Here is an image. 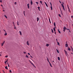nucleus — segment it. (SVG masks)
Masks as SVG:
<instances>
[{
    "label": "nucleus",
    "instance_id": "obj_52",
    "mask_svg": "<svg viewBox=\"0 0 73 73\" xmlns=\"http://www.w3.org/2000/svg\"><path fill=\"white\" fill-rule=\"evenodd\" d=\"M3 31H5V32H6V31H5V29H3Z\"/></svg>",
    "mask_w": 73,
    "mask_h": 73
},
{
    "label": "nucleus",
    "instance_id": "obj_12",
    "mask_svg": "<svg viewBox=\"0 0 73 73\" xmlns=\"http://www.w3.org/2000/svg\"><path fill=\"white\" fill-rule=\"evenodd\" d=\"M49 64H50V66L51 67H52V64H51L50 63V62H49Z\"/></svg>",
    "mask_w": 73,
    "mask_h": 73
},
{
    "label": "nucleus",
    "instance_id": "obj_26",
    "mask_svg": "<svg viewBox=\"0 0 73 73\" xmlns=\"http://www.w3.org/2000/svg\"><path fill=\"white\" fill-rule=\"evenodd\" d=\"M60 11L61 12H62V10H61V7H60Z\"/></svg>",
    "mask_w": 73,
    "mask_h": 73
},
{
    "label": "nucleus",
    "instance_id": "obj_44",
    "mask_svg": "<svg viewBox=\"0 0 73 73\" xmlns=\"http://www.w3.org/2000/svg\"><path fill=\"white\" fill-rule=\"evenodd\" d=\"M71 18H73V16H71Z\"/></svg>",
    "mask_w": 73,
    "mask_h": 73
},
{
    "label": "nucleus",
    "instance_id": "obj_43",
    "mask_svg": "<svg viewBox=\"0 0 73 73\" xmlns=\"http://www.w3.org/2000/svg\"><path fill=\"white\" fill-rule=\"evenodd\" d=\"M57 42V43H58V45H59L60 43H59V42Z\"/></svg>",
    "mask_w": 73,
    "mask_h": 73
},
{
    "label": "nucleus",
    "instance_id": "obj_35",
    "mask_svg": "<svg viewBox=\"0 0 73 73\" xmlns=\"http://www.w3.org/2000/svg\"><path fill=\"white\" fill-rule=\"evenodd\" d=\"M66 30H68V31H69V30H70V29H67V28H66Z\"/></svg>",
    "mask_w": 73,
    "mask_h": 73
},
{
    "label": "nucleus",
    "instance_id": "obj_63",
    "mask_svg": "<svg viewBox=\"0 0 73 73\" xmlns=\"http://www.w3.org/2000/svg\"><path fill=\"white\" fill-rule=\"evenodd\" d=\"M61 14L62 15V12H61Z\"/></svg>",
    "mask_w": 73,
    "mask_h": 73
},
{
    "label": "nucleus",
    "instance_id": "obj_1",
    "mask_svg": "<svg viewBox=\"0 0 73 73\" xmlns=\"http://www.w3.org/2000/svg\"><path fill=\"white\" fill-rule=\"evenodd\" d=\"M29 61L30 62V63H31V64H32V65H33V66H34V67H35V68H36V67L35 66V65H34V64L32 63L31 61L30 60H29Z\"/></svg>",
    "mask_w": 73,
    "mask_h": 73
},
{
    "label": "nucleus",
    "instance_id": "obj_6",
    "mask_svg": "<svg viewBox=\"0 0 73 73\" xmlns=\"http://www.w3.org/2000/svg\"><path fill=\"white\" fill-rule=\"evenodd\" d=\"M49 46V44H48V43H47L46 44V46H47V47Z\"/></svg>",
    "mask_w": 73,
    "mask_h": 73
},
{
    "label": "nucleus",
    "instance_id": "obj_60",
    "mask_svg": "<svg viewBox=\"0 0 73 73\" xmlns=\"http://www.w3.org/2000/svg\"><path fill=\"white\" fill-rule=\"evenodd\" d=\"M13 24H14V22H13Z\"/></svg>",
    "mask_w": 73,
    "mask_h": 73
},
{
    "label": "nucleus",
    "instance_id": "obj_20",
    "mask_svg": "<svg viewBox=\"0 0 73 73\" xmlns=\"http://www.w3.org/2000/svg\"><path fill=\"white\" fill-rule=\"evenodd\" d=\"M68 50L70 51V48H68Z\"/></svg>",
    "mask_w": 73,
    "mask_h": 73
},
{
    "label": "nucleus",
    "instance_id": "obj_19",
    "mask_svg": "<svg viewBox=\"0 0 73 73\" xmlns=\"http://www.w3.org/2000/svg\"><path fill=\"white\" fill-rule=\"evenodd\" d=\"M49 20L50 23V24H51V22L50 21V18H49Z\"/></svg>",
    "mask_w": 73,
    "mask_h": 73
},
{
    "label": "nucleus",
    "instance_id": "obj_38",
    "mask_svg": "<svg viewBox=\"0 0 73 73\" xmlns=\"http://www.w3.org/2000/svg\"><path fill=\"white\" fill-rule=\"evenodd\" d=\"M36 4H38V3L37 2H36Z\"/></svg>",
    "mask_w": 73,
    "mask_h": 73
},
{
    "label": "nucleus",
    "instance_id": "obj_49",
    "mask_svg": "<svg viewBox=\"0 0 73 73\" xmlns=\"http://www.w3.org/2000/svg\"><path fill=\"white\" fill-rule=\"evenodd\" d=\"M63 31H64V32L65 31V30H63Z\"/></svg>",
    "mask_w": 73,
    "mask_h": 73
},
{
    "label": "nucleus",
    "instance_id": "obj_37",
    "mask_svg": "<svg viewBox=\"0 0 73 73\" xmlns=\"http://www.w3.org/2000/svg\"><path fill=\"white\" fill-rule=\"evenodd\" d=\"M54 31H56V30H55V28H54Z\"/></svg>",
    "mask_w": 73,
    "mask_h": 73
},
{
    "label": "nucleus",
    "instance_id": "obj_2",
    "mask_svg": "<svg viewBox=\"0 0 73 73\" xmlns=\"http://www.w3.org/2000/svg\"><path fill=\"white\" fill-rule=\"evenodd\" d=\"M61 5H62V7H63V8L64 11H65V8H64V6L62 4H61Z\"/></svg>",
    "mask_w": 73,
    "mask_h": 73
},
{
    "label": "nucleus",
    "instance_id": "obj_36",
    "mask_svg": "<svg viewBox=\"0 0 73 73\" xmlns=\"http://www.w3.org/2000/svg\"><path fill=\"white\" fill-rule=\"evenodd\" d=\"M40 3L41 4H42V1H40Z\"/></svg>",
    "mask_w": 73,
    "mask_h": 73
},
{
    "label": "nucleus",
    "instance_id": "obj_8",
    "mask_svg": "<svg viewBox=\"0 0 73 73\" xmlns=\"http://www.w3.org/2000/svg\"><path fill=\"white\" fill-rule=\"evenodd\" d=\"M29 4H27V7H28V9H29Z\"/></svg>",
    "mask_w": 73,
    "mask_h": 73
},
{
    "label": "nucleus",
    "instance_id": "obj_25",
    "mask_svg": "<svg viewBox=\"0 0 73 73\" xmlns=\"http://www.w3.org/2000/svg\"><path fill=\"white\" fill-rule=\"evenodd\" d=\"M23 13L24 14V15L25 17V11H23Z\"/></svg>",
    "mask_w": 73,
    "mask_h": 73
},
{
    "label": "nucleus",
    "instance_id": "obj_54",
    "mask_svg": "<svg viewBox=\"0 0 73 73\" xmlns=\"http://www.w3.org/2000/svg\"><path fill=\"white\" fill-rule=\"evenodd\" d=\"M54 32H55V34H56V31H54Z\"/></svg>",
    "mask_w": 73,
    "mask_h": 73
},
{
    "label": "nucleus",
    "instance_id": "obj_58",
    "mask_svg": "<svg viewBox=\"0 0 73 73\" xmlns=\"http://www.w3.org/2000/svg\"><path fill=\"white\" fill-rule=\"evenodd\" d=\"M3 12H5V10H3Z\"/></svg>",
    "mask_w": 73,
    "mask_h": 73
},
{
    "label": "nucleus",
    "instance_id": "obj_29",
    "mask_svg": "<svg viewBox=\"0 0 73 73\" xmlns=\"http://www.w3.org/2000/svg\"><path fill=\"white\" fill-rule=\"evenodd\" d=\"M26 57H27L28 58H29V57H28V56L27 55H26Z\"/></svg>",
    "mask_w": 73,
    "mask_h": 73
},
{
    "label": "nucleus",
    "instance_id": "obj_14",
    "mask_svg": "<svg viewBox=\"0 0 73 73\" xmlns=\"http://www.w3.org/2000/svg\"><path fill=\"white\" fill-rule=\"evenodd\" d=\"M31 5H32L33 4V2H32V0H31Z\"/></svg>",
    "mask_w": 73,
    "mask_h": 73
},
{
    "label": "nucleus",
    "instance_id": "obj_55",
    "mask_svg": "<svg viewBox=\"0 0 73 73\" xmlns=\"http://www.w3.org/2000/svg\"><path fill=\"white\" fill-rule=\"evenodd\" d=\"M8 67H9V64H8Z\"/></svg>",
    "mask_w": 73,
    "mask_h": 73
},
{
    "label": "nucleus",
    "instance_id": "obj_47",
    "mask_svg": "<svg viewBox=\"0 0 73 73\" xmlns=\"http://www.w3.org/2000/svg\"><path fill=\"white\" fill-rule=\"evenodd\" d=\"M30 57H31V58H33V57H32V56H31V55L30 56Z\"/></svg>",
    "mask_w": 73,
    "mask_h": 73
},
{
    "label": "nucleus",
    "instance_id": "obj_57",
    "mask_svg": "<svg viewBox=\"0 0 73 73\" xmlns=\"http://www.w3.org/2000/svg\"><path fill=\"white\" fill-rule=\"evenodd\" d=\"M0 54H1L2 53V52H1L0 53Z\"/></svg>",
    "mask_w": 73,
    "mask_h": 73
},
{
    "label": "nucleus",
    "instance_id": "obj_18",
    "mask_svg": "<svg viewBox=\"0 0 73 73\" xmlns=\"http://www.w3.org/2000/svg\"><path fill=\"white\" fill-rule=\"evenodd\" d=\"M63 29H64V30H66V27H64V28H63Z\"/></svg>",
    "mask_w": 73,
    "mask_h": 73
},
{
    "label": "nucleus",
    "instance_id": "obj_33",
    "mask_svg": "<svg viewBox=\"0 0 73 73\" xmlns=\"http://www.w3.org/2000/svg\"><path fill=\"white\" fill-rule=\"evenodd\" d=\"M5 17H6V19H7V16H6V15H5Z\"/></svg>",
    "mask_w": 73,
    "mask_h": 73
},
{
    "label": "nucleus",
    "instance_id": "obj_53",
    "mask_svg": "<svg viewBox=\"0 0 73 73\" xmlns=\"http://www.w3.org/2000/svg\"><path fill=\"white\" fill-rule=\"evenodd\" d=\"M1 54L0 53V56H1Z\"/></svg>",
    "mask_w": 73,
    "mask_h": 73
},
{
    "label": "nucleus",
    "instance_id": "obj_41",
    "mask_svg": "<svg viewBox=\"0 0 73 73\" xmlns=\"http://www.w3.org/2000/svg\"><path fill=\"white\" fill-rule=\"evenodd\" d=\"M38 9H40V7H38Z\"/></svg>",
    "mask_w": 73,
    "mask_h": 73
},
{
    "label": "nucleus",
    "instance_id": "obj_45",
    "mask_svg": "<svg viewBox=\"0 0 73 73\" xmlns=\"http://www.w3.org/2000/svg\"><path fill=\"white\" fill-rule=\"evenodd\" d=\"M16 3H17L16 2H15V5H16Z\"/></svg>",
    "mask_w": 73,
    "mask_h": 73
},
{
    "label": "nucleus",
    "instance_id": "obj_22",
    "mask_svg": "<svg viewBox=\"0 0 73 73\" xmlns=\"http://www.w3.org/2000/svg\"><path fill=\"white\" fill-rule=\"evenodd\" d=\"M58 30L59 33H61V32H60V30H59V29H58Z\"/></svg>",
    "mask_w": 73,
    "mask_h": 73
},
{
    "label": "nucleus",
    "instance_id": "obj_9",
    "mask_svg": "<svg viewBox=\"0 0 73 73\" xmlns=\"http://www.w3.org/2000/svg\"><path fill=\"white\" fill-rule=\"evenodd\" d=\"M65 46L66 47H67L68 46V44H66Z\"/></svg>",
    "mask_w": 73,
    "mask_h": 73
},
{
    "label": "nucleus",
    "instance_id": "obj_24",
    "mask_svg": "<svg viewBox=\"0 0 73 73\" xmlns=\"http://www.w3.org/2000/svg\"><path fill=\"white\" fill-rule=\"evenodd\" d=\"M54 26H56V23H54Z\"/></svg>",
    "mask_w": 73,
    "mask_h": 73
},
{
    "label": "nucleus",
    "instance_id": "obj_61",
    "mask_svg": "<svg viewBox=\"0 0 73 73\" xmlns=\"http://www.w3.org/2000/svg\"><path fill=\"white\" fill-rule=\"evenodd\" d=\"M1 7H3V5H1Z\"/></svg>",
    "mask_w": 73,
    "mask_h": 73
},
{
    "label": "nucleus",
    "instance_id": "obj_13",
    "mask_svg": "<svg viewBox=\"0 0 73 73\" xmlns=\"http://www.w3.org/2000/svg\"><path fill=\"white\" fill-rule=\"evenodd\" d=\"M19 33L20 35H22V34L21 33V32L19 31Z\"/></svg>",
    "mask_w": 73,
    "mask_h": 73
},
{
    "label": "nucleus",
    "instance_id": "obj_21",
    "mask_svg": "<svg viewBox=\"0 0 73 73\" xmlns=\"http://www.w3.org/2000/svg\"><path fill=\"white\" fill-rule=\"evenodd\" d=\"M5 69H8V68L7 67V66H6L5 67Z\"/></svg>",
    "mask_w": 73,
    "mask_h": 73
},
{
    "label": "nucleus",
    "instance_id": "obj_17",
    "mask_svg": "<svg viewBox=\"0 0 73 73\" xmlns=\"http://www.w3.org/2000/svg\"><path fill=\"white\" fill-rule=\"evenodd\" d=\"M68 12H70V9L69 8L68 9Z\"/></svg>",
    "mask_w": 73,
    "mask_h": 73
},
{
    "label": "nucleus",
    "instance_id": "obj_32",
    "mask_svg": "<svg viewBox=\"0 0 73 73\" xmlns=\"http://www.w3.org/2000/svg\"><path fill=\"white\" fill-rule=\"evenodd\" d=\"M58 15H59V17H61V15H60V14H58Z\"/></svg>",
    "mask_w": 73,
    "mask_h": 73
},
{
    "label": "nucleus",
    "instance_id": "obj_27",
    "mask_svg": "<svg viewBox=\"0 0 73 73\" xmlns=\"http://www.w3.org/2000/svg\"><path fill=\"white\" fill-rule=\"evenodd\" d=\"M17 24L18 25H19V21H17Z\"/></svg>",
    "mask_w": 73,
    "mask_h": 73
},
{
    "label": "nucleus",
    "instance_id": "obj_34",
    "mask_svg": "<svg viewBox=\"0 0 73 73\" xmlns=\"http://www.w3.org/2000/svg\"><path fill=\"white\" fill-rule=\"evenodd\" d=\"M51 31L52 33H53V29H52Z\"/></svg>",
    "mask_w": 73,
    "mask_h": 73
},
{
    "label": "nucleus",
    "instance_id": "obj_48",
    "mask_svg": "<svg viewBox=\"0 0 73 73\" xmlns=\"http://www.w3.org/2000/svg\"><path fill=\"white\" fill-rule=\"evenodd\" d=\"M5 57H8V56L7 55L5 56Z\"/></svg>",
    "mask_w": 73,
    "mask_h": 73
},
{
    "label": "nucleus",
    "instance_id": "obj_10",
    "mask_svg": "<svg viewBox=\"0 0 73 73\" xmlns=\"http://www.w3.org/2000/svg\"><path fill=\"white\" fill-rule=\"evenodd\" d=\"M47 61H48V62H49V59H48V58L47 57Z\"/></svg>",
    "mask_w": 73,
    "mask_h": 73
},
{
    "label": "nucleus",
    "instance_id": "obj_11",
    "mask_svg": "<svg viewBox=\"0 0 73 73\" xmlns=\"http://www.w3.org/2000/svg\"><path fill=\"white\" fill-rule=\"evenodd\" d=\"M37 21H38V20H39V18L38 17H37Z\"/></svg>",
    "mask_w": 73,
    "mask_h": 73
},
{
    "label": "nucleus",
    "instance_id": "obj_39",
    "mask_svg": "<svg viewBox=\"0 0 73 73\" xmlns=\"http://www.w3.org/2000/svg\"><path fill=\"white\" fill-rule=\"evenodd\" d=\"M14 29H16V27H14Z\"/></svg>",
    "mask_w": 73,
    "mask_h": 73
},
{
    "label": "nucleus",
    "instance_id": "obj_56",
    "mask_svg": "<svg viewBox=\"0 0 73 73\" xmlns=\"http://www.w3.org/2000/svg\"><path fill=\"white\" fill-rule=\"evenodd\" d=\"M0 2H2V1H1H1H0Z\"/></svg>",
    "mask_w": 73,
    "mask_h": 73
},
{
    "label": "nucleus",
    "instance_id": "obj_5",
    "mask_svg": "<svg viewBox=\"0 0 73 73\" xmlns=\"http://www.w3.org/2000/svg\"><path fill=\"white\" fill-rule=\"evenodd\" d=\"M27 45H29V41H27Z\"/></svg>",
    "mask_w": 73,
    "mask_h": 73
},
{
    "label": "nucleus",
    "instance_id": "obj_3",
    "mask_svg": "<svg viewBox=\"0 0 73 73\" xmlns=\"http://www.w3.org/2000/svg\"><path fill=\"white\" fill-rule=\"evenodd\" d=\"M64 50L66 56H68V52H67V51H66L65 50Z\"/></svg>",
    "mask_w": 73,
    "mask_h": 73
},
{
    "label": "nucleus",
    "instance_id": "obj_46",
    "mask_svg": "<svg viewBox=\"0 0 73 73\" xmlns=\"http://www.w3.org/2000/svg\"><path fill=\"white\" fill-rule=\"evenodd\" d=\"M56 40L57 42L58 41V40H57V39H56Z\"/></svg>",
    "mask_w": 73,
    "mask_h": 73
},
{
    "label": "nucleus",
    "instance_id": "obj_42",
    "mask_svg": "<svg viewBox=\"0 0 73 73\" xmlns=\"http://www.w3.org/2000/svg\"><path fill=\"white\" fill-rule=\"evenodd\" d=\"M50 4L51 6H52V3H51V2H50Z\"/></svg>",
    "mask_w": 73,
    "mask_h": 73
},
{
    "label": "nucleus",
    "instance_id": "obj_30",
    "mask_svg": "<svg viewBox=\"0 0 73 73\" xmlns=\"http://www.w3.org/2000/svg\"><path fill=\"white\" fill-rule=\"evenodd\" d=\"M7 61H8V60H7L5 62V64H6V63H7Z\"/></svg>",
    "mask_w": 73,
    "mask_h": 73
},
{
    "label": "nucleus",
    "instance_id": "obj_51",
    "mask_svg": "<svg viewBox=\"0 0 73 73\" xmlns=\"http://www.w3.org/2000/svg\"><path fill=\"white\" fill-rule=\"evenodd\" d=\"M28 54H29V55H30V53H28Z\"/></svg>",
    "mask_w": 73,
    "mask_h": 73
},
{
    "label": "nucleus",
    "instance_id": "obj_15",
    "mask_svg": "<svg viewBox=\"0 0 73 73\" xmlns=\"http://www.w3.org/2000/svg\"><path fill=\"white\" fill-rule=\"evenodd\" d=\"M58 60H59V61H60V58L59 57H58Z\"/></svg>",
    "mask_w": 73,
    "mask_h": 73
},
{
    "label": "nucleus",
    "instance_id": "obj_7",
    "mask_svg": "<svg viewBox=\"0 0 73 73\" xmlns=\"http://www.w3.org/2000/svg\"><path fill=\"white\" fill-rule=\"evenodd\" d=\"M44 3L46 5V6H47V7H48V5L46 4V3L45 2H44Z\"/></svg>",
    "mask_w": 73,
    "mask_h": 73
},
{
    "label": "nucleus",
    "instance_id": "obj_28",
    "mask_svg": "<svg viewBox=\"0 0 73 73\" xmlns=\"http://www.w3.org/2000/svg\"><path fill=\"white\" fill-rule=\"evenodd\" d=\"M56 50H57V52L58 53H59V51H58V50H57V49H56Z\"/></svg>",
    "mask_w": 73,
    "mask_h": 73
},
{
    "label": "nucleus",
    "instance_id": "obj_59",
    "mask_svg": "<svg viewBox=\"0 0 73 73\" xmlns=\"http://www.w3.org/2000/svg\"><path fill=\"white\" fill-rule=\"evenodd\" d=\"M59 2L60 3H61V1H59Z\"/></svg>",
    "mask_w": 73,
    "mask_h": 73
},
{
    "label": "nucleus",
    "instance_id": "obj_40",
    "mask_svg": "<svg viewBox=\"0 0 73 73\" xmlns=\"http://www.w3.org/2000/svg\"><path fill=\"white\" fill-rule=\"evenodd\" d=\"M10 73H11L12 72V71L11 70H9Z\"/></svg>",
    "mask_w": 73,
    "mask_h": 73
},
{
    "label": "nucleus",
    "instance_id": "obj_50",
    "mask_svg": "<svg viewBox=\"0 0 73 73\" xmlns=\"http://www.w3.org/2000/svg\"><path fill=\"white\" fill-rule=\"evenodd\" d=\"M24 54H25V53H26V52H24Z\"/></svg>",
    "mask_w": 73,
    "mask_h": 73
},
{
    "label": "nucleus",
    "instance_id": "obj_16",
    "mask_svg": "<svg viewBox=\"0 0 73 73\" xmlns=\"http://www.w3.org/2000/svg\"><path fill=\"white\" fill-rule=\"evenodd\" d=\"M50 8H51V10H53V8L52 7V6H50Z\"/></svg>",
    "mask_w": 73,
    "mask_h": 73
},
{
    "label": "nucleus",
    "instance_id": "obj_64",
    "mask_svg": "<svg viewBox=\"0 0 73 73\" xmlns=\"http://www.w3.org/2000/svg\"><path fill=\"white\" fill-rule=\"evenodd\" d=\"M63 5H64V2H63V4H62Z\"/></svg>",
    "mask_w": 73,
    "mask_h": 73
},
{
    "label": "nucleus",
    "instance_id": "obj_4",
    "mask_svg": "<svg viewBox=\"0 0 73 73\" xmlns=\"http://www.w3.org/2000/svg\"><path fill=\"white\" fill-rule=\"evenodd\" d=\"M4 43H5V41H4L1 44L2 46H3V45H4Z\"/></svg>",
    "mask_w": 73,
    "mask_h": 73
},
{
    "label": "nucleus",
    "instance_id": "obj_62",
    "mask_svg": "<svg viewBox=\"0 0 73 73\" xmlns=\"http://www.w3.org/2000/svg\"><path fill=\"white\" fill-rule=\"evenodd\" d=\"M14 27H15V25L14 24Z\"/></svg>",
    "mask_w": 73,
    "mask_h": 73
},
{
    "label": "nucleus",
    "instance_id": "obj_23",
    "mask_svg": "<svg viewBox=\"0 0 73 73\" xmlns=\"http://www.w3.org/2000/svg\"><path fill=\"white\" fill-rule=\"evenodd\" d=\"M70 47H71V49L72 50H73V48L72 47V46H71Z\"/></svg>",
    "mask_w": 73,
    "mask_h": 73
},
{
    "label": "nucleus",
    "instance_id": "obj_31",
    "mask_svg": "<svg viewBox=\"0 0 73 73\" xmlns=\"http://www.w3.org/2000/svg\"><path fill=\"white\" fill-rule=\"evenodd\" d=\"M6 35H7V33H5V36H6Z\"/></svg>",
    "mask_w": 73,
    "mask_h": 73
}]
</instances>
